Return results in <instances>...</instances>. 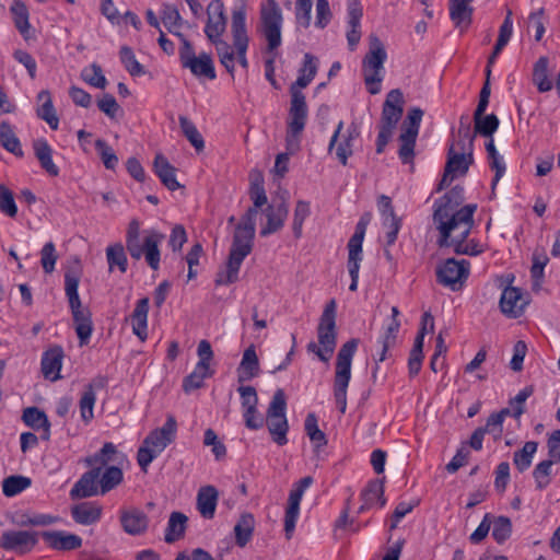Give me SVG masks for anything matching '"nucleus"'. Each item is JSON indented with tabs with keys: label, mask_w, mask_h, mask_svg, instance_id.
I'll return each instance as SVG.
<instances>
[{
	"label": "nucleus",
	"mask_w": 560,
	"mask_h": 560,
	"mask_svg": "<svg viewBox=\"0 0 560 560\" xmlns=\"http://www.w3.org/2000/svg\"><path fill=\"white\" fill-rule=\"evenodd\" d=\"M81 270L79 262L69 268L65 273V292L69 301L73 324L80 346L89 343L93 332L92 315L89 308L83 307L79 293Z\"/></svg>",
	"instance_id": "3"
},
{
	"label": "nucleus",
	"mask_w": 560,
	"mask_h": 560,
	"mask_svg": "<svg viewBox=\"0 0 560 560\" xmlns=\"http://www.w3.org/2000/svg\"><path fill=\"white\" fill-rule=\"evenodd\" d=\"M106 256L109 269L112 270L115 266L118 267L120 272H126L128 260L127 256L124 249V246L121 244H115L112 246H108L106 249Z\"/></svg>",
	"instance_id": "56"
},
{
	"label": "nucleus",
	"mask_w": 560,
	"mask_h": 560,
	"mask_svg": "<svg viewBox=\"0 0 560 560\" xmlns=\"http://www.w3.org/2000/svg\"><path fill=\"white\" fill-rule=\"evenodd\" d=\"M261 32L269 51L281 45L282 11L276 0H266L260 8Z\"/></svg>",
	"instance_id": "12"
},
{
	"label": "nucleus",
	"mask_w": 560,
	"mask_h": 560,
	"mask_svg": "<svg viewBox=\"0 0 560 560\" xmlns=\"http://www.w3.org/2000/svg\"><path fill=\"white\" fill-rule=\"evenodd\" d=\"M399 310L397 306L392 307V316L383 328V334L380 337L378 342L385 343V347H394L396 343L397 334L400 328V322L398 319Z\"/></svg>",
	"instance_id": "45"
},
{
	"label": "nucleus",
	"mask_w": 560,
	"mask_h": 560,
	"mask_svg": "<svg viewBox=\"0 0 560 560\" xmlns=\"http://www.w3.org/2000/svg\"><path fill=\"white\" fill-rule=\"evenodd\" d=\"M73 520L79 524H93L101 521L102 506L95 502H82L71 510Z\"/></svg>",
	"instance_id": "34"
},
{
	"label": "nucleus",
	"mask_w": 560,
	"mask_h": 560,
	"mask_svg": "<svg viewBox=\"0 0 560 560\" xmlns=\"http://www.w3.org/2000/svg\"><path fill=\"white\" fill-rule=\"evenodd\" d=\"M370 221H371L370 213H365L360 218V220L358 221V223L355 225V231L348 242V252L363 253L362 252V243H363L366 228H368Z\"/></svg>",
	"instance_id": "51"
},
{
	"label": "nucleus",
	"mask_w": 560,
	"mask_h": 560,
	"mask_svg": "<svg viewBox=\"0 0 560 560\" xmlns=\"http://www.w3.org/2000/svg\"><path fill=\"white\" fill-rule=\"evenodd\" d=\"M311 214V206L308 201L299 200L295 205L292 229L295 237H301L304 221Z\"/></svg>",
	"instance_id": "58"
},
{
	"label": "nucleus",
	"mask_w": 560,
	"mask_h": 560,
	"mask_svg": "<svg viewBox=\"0 0 560 560\" xmlns=\"http://www.w3.org/2000/svg\"><path fill=\"white\" fill-rule=\"evenodd\" d=\"M318 70V60L313 55L306 52L301 69L299 70V77L296 81L291 85L290 89L306 88L315 78Z\"/></svg>",
	"instance_id": "39"
},
{
	"label": "nucleus",
	"mask_w": 560,
	"mask_h": 560,
	"mask_svg": "<svg viewBox=\"0 0 560 560\" xmlns=\"http://www.w3.org/2000/svg\"><path fill=\"white\" fill-rule=\"evenodd\" d=\"M161 19L165 27L171 33L176 36L177 34H180L178 30L182 27L183 19L174 5L164 3L161 10Z\"/></svg>",
	"instance_id": "52"
},
{
	"label": "nucleus",
	"mask_w": 560,
	"mask_h": 560,
	"mask_svg": "<svg viewBox=\"0 0 560 560\" xmlns=\"http://www.w3.org/2000/svg\"><path fill=\"white\" fill-rule=\"evenodd\" d=\"M86 467L91 469L84 472L72 487L70 494L72 498H88L95 495V487L100 472L112 465H125L127 456L120 452L112 442H106L102 448L93 455L83 459Z\"/></svg>",
	"instance_id": "2"
},
{
	"label": "nucleus",
	"mask_w": 560,
	"mask_h": 560,
	"mask_svg": "<svg viewBox=\"0 0 560 560\" xmlns=\"http://www.w3.org/2000/svg\"><path fill=\"white\" fill-rule=\"evenodd\" d=\"M0 143L8 152L16 156L23 155L22 145L16 136L15 129L5 120L0 122Z\"/></svg>",
	"instance_id": "41"
},
{
	"label": "nucleus",
	"mask_w": 560,
	"mask_h": 560,
	"mask_svg": "<svg viewBox=\"0 0 560 560\" xmlns=\"http://www.w3.org/2000/svg\"><path fill=\"white\" fill-rule=\"evenodd\" d=\"M140 241V223L135 219L129 223L126 235V246L131 257L139 256L140 249L138 243Z\"/></svg>",
	"instance_id": "62"
},
{
	"label": "nucleus",
	"mask_w": 560,
	"mask_h": 560,
	"mask_svg": "<svg viewBox=\"0 0 560 560\" xmlns=\"http://www.w3.org/2000/svg\"><path fill=\"white\" fill-rule=\"evenodd\" d=\"M287 401L282 389L276 390L268 406L265 422L272 441L282 446L288 443L287 433L289 430L285 417Z\"/></svg>",
	"instance_id": "11"
},
{
	"label": "nucleus",
	"mask_w": 560,
	"mask_h": 560,
	"mask_svg": "<svg viewBox=\"0 0 560 560\" xmlns=\"http://www.w3.org/2000/svg\"><path fill=\"white\" fill-rule=\"evenodd\" d=\"M31 486V479L24 476H10L3 480L2 491L7 497H14Z\"/></svg>",
	"instance_id": "57"
},
{
	"label": "nucleus",
	"mask_w": 560,
	"mask_h": 560,
	"mask_svg": "<svg viewBox=\"0 0 560 560\" xmlns=\"http://www.w3.org/2000/svg\"><path fill=\"white\" fill-rule=\"evenodd\" d=\"M81 78L84 82L97 89H105L107 84L103 70L97 63H92L89 67L83 68Z\"/></svg>",
	"instance_id": "54"
},
{
	"label": "nucleus",
	"mask_w": 560,
	"mask_h": 560,
	"mask_svg": "<svg viewBox=\"0 0 560 560\" xmlns=\"http://www.w3.org/2000/svg\"><path fill=\"white\" fill-rule=\"evenodd\" d=\"M243 261L244 260L229 255L226 264L215 273V285H229L238 281L240 269Z\"/></svg>",
	"instance_id": "37"
},
{
	"label": "nucleus",
	"mask_w": 560,
	"mask_h": 560,
	"mask_svg": "<svg viewBox=\"0 0 560 560\" xmlns=\"http://www.w3.org/2000/svg\"><path fill=\"white\" fill-rule=\"evenodd\" d=\"M537 442L528 441L524 444L522 450L514 453L513 464L520 472H523L530 467L533 457L537 452Z\"/></svg>",
	"instance_id": "47"
},
{
	"label": "nucleus",
	"mask_w": 560,
	"mask_h": 560,
	"mask_svg": "<svg viewBox=\"0 0 560 560\" xmlns=\"http://www.w3.org/2000/svg\"><path fill=\"white\" fill-rule=\"evenodd\" d=\"M154 171L163 185L166 186L170 190H176L179 188L180 185L176 180L175 168L170 164L164 155H155Z\"/></svg>",
	"instance_id": "38"
},
{
	"label": "nucleus",
	"mask_w": 560,
	"mask_h": 560,
	"mask_svg": "<svg viewBox=\"0 0 560 560\" xmlns=\"http://www.w3.org/2000/svg\"><path fill=\"white\" fill-rule=\"evenodd\" d=\"M63 352L61 348H52L46 351L42 358V371L46 378L56 381L60 377Z\"/></svg>",
	"instance_id": "35"
},
{
	"label": "nucleus",
	"mask_w": 560,
	"mask_h": 560,
	"mask_svg": "<svg viewBox=\"0 0 560 560\" xmlns=\"http://www.w3.org/2000/svg\"><path fill=\"white\" fill-rule=\"evenodd\" d=\"M510 415V409L504 408L500 412L492 413L483 428H480L481 430H485V433L492 434L494 439H500L502 435V424L506 416Z\"/></svg>",
	"instance_id": "60"
},
{
	"label": "nucleus",
	"mask_w": 560,
	"mask_h": 560,
	"mask_svg": "<svg viewBox=\"0 0 560 560\" xmlns=\"http://www.w3.org/2000/svg\"><path fill=\"white\" fill-rule=\"evenodd\" d=\"M163 240L164 235L155 230L144 231L142 241L138 243L140 254L132 258L139 260L144 257L151 269L158 270L160 268L161 260L160 245Z\"/></svg>",
	"instance_id": "16"
},
{
	"label": "nucleus",
	"mask_w": 560,
	"mask_h": 560,
	"mask_svg": "<svg viewBox=\"0 0 560 560\" xmlns=\"http://www.w3.org/2000/svg\"><path fill=\"white\" fill-rule=\"evenodd\" d=\"M11 13L13 15V21L15 27L22 35H26L30 31V14L25 3L21 0H14L11 5Z\"/></svg>",
	"instance_id": "50"
},
{
	"label": "nucleus",
	"mask_w": 560,
	"mask_h": 560,
	"mask_svg": "<svg viewBox=\"0 0 560 560\" xmlns=\"http://www.w3.org/2000/svg\"><path fill=\"white\" fill-rule=\"evenodd\" d=\"M95 148L107 170H114L118 164V158L114 150L102 139L95 141Z\"/></svg>",
	"instance_id": "64"
},
{
	"label": "nucleus",
	"mask_w": 560,
	"mask_h": 560,
	"mask_svg": "<svg viewBox=\"0 0 560 560\" xmlns=\"http://www.w3.org/2000/svg\"><path fill=\"white\" fill-rule=\"evenodd\" d=\"M470 272V264L466 259L448 258L436 268V280L453 291L459 290Z\"/></svg>",
	"instance_id": "14"
},
{
	"label": "nucleus",
	"mask_w": 560,
	"mask_h": 560,
	"mask_svg": "<svg viewBox=\"0 0 560 560\" xmlns=\"http://www.w3.org/2000/svg\"><path fill=\"white\" fill-rule=\"evenodd\" d=\"M289 209L284 202H281L278 206H268L264 210L267 218V224L260 230V235L268 236L279 231L284 224Z\"/></svg>",
	"instance_id": "29"
},
{
	"label": "nucleus",
	"mask_w": 560,
	"mask_h": 560,
	"mask_svg": "<svg viewBox=\"0 0 560 560\" xmlns=\"http://www.w3.org/2000/svg\"><path fill=\"white\" fill-rule=\"evenodd\" d=\"M107 386V378L98 375L84 386L80 401V416L85 424H89L94 418V406L96 402V392Z\"/></svg>",
	"instance_id": "17"
},
{
	"label": "nucleus",
	"mask_w": 560,
	"mask_h": 560,
	"mask_svg": "<svg viewBox=\"0 0 560 560\" xmlns=\"http://www.w3.org/2000/svg\"><path fill=\"white\" fill-rule=\"evenodd\" d=\"M378 210L382 218V225L385 230L386 245L392 246L401 228V221L396 217L392 200L388 196L382 195L378 198Z\"/></svg>",
	"instance_id": "19"
},
{
	"label": "nucleus",
	"mask_w": 560,
	"mask_h": 560,
	"mask_svg": "<svg viewBox=\"0 0 560 560\" xmlns=\"http://www.w3.org/2000/svg\"><path fill=\"white\" fill-rule=\"evenodd\" d=\"M254 236L255 226L237 224L229 255L244 260L252 252Z\"/></svg>",
	"instance_id": "23"
},
{
	"label": "nucleus",
	"mask_w": 560,
	"mask_h": 560,
	"mask_svg": "<svg viewBox=\"0 0 560 560\" xmlns=\"http://www.w3.org/2000/svg\"><path fill=\"white\" fill-rule=\"evenodd\" d=\"M226 28L224 4L221 0H212L207 7V24L205 34L209 40H218Z\"/></svg>",
	"instance_id": "20"
},
{
	"label": "nucleus",
	"mask_w": 560,
	"mask_h": 560,
	"mask_svg": "<svg viewBox=\"0 0 560 560\" xmlns=\"http://www.w3.org/2000/svg\"><path fill=\"white\" fill-rule=\"evenodd\" d=\"M553 464V462L546 459L536 465L533 471V477L537 489L544 490L549 486Z\"/></svg>",
	"instance_id": "59"
},
{
	"label": "nucleus",
	"mask_w": 560,
	"mask_h": 560,
	"mask_svg": "<svg viewBox=\"0 0 560 560\" xmlns=\"http://www.w3.org/2000/svg\"><path fill=\"white\" fill-rule=\"evenodd\" d=\"M362 7L359 0H349L347 7L348 31L347 40L350 50H354L361 39Z\"/></svg>",
	"instance_id": "24"
},
{
	"label": "nucleus",
	"mask_w": 560,
	"mask_h": 560,
	"mask_svg": "<svg viewBox=\"0 0 560 560\" xmlns=\"http://www.w3.org/2000/svg\"><path fill=\"white\" fill-rule=\"evenodd\" d=\"M336 307L335 300L326 304L317 327L318 343L311 341L306 347L308 352L314 353L324 363L331 359L337 345Z\"/></svg>",
	"instance_id": "5"
},
{
	"label": "nucleus",
	"mask_w": 560,
	"mask_h": 560,
	"mask_svg": "<svg viewBox=\"0 0 560 560\" xmlns=\"http://www.w3.org/2000/svg\"><path fill=\"white\" fill-rule=\"evenodd\" d=\"M58 520L48 515V514H39L35 512H23L19 511L14 514L12 522L15 525H50L51 523L57 522Z\"/></svg>",
	"instance_id": "48"
},
{
	"label": "nucleus",
	"mask_w": 560,
	"mask_h": 560,
	"mask_svg": "<svg viewBox=\"0 0 560 560\" xmlns=\"http://www.w3.org/2000/svg\"><path fill=\"white\" fill-rule=\"evenodd\" d=\"M36 534L28 530H8L2 535L1 547L7 550L27 551L36 544Z\"/></svg>",
	"instance_id": "26"
},
{
	"label": "nucleus",
	"mask_w": 560,
	"mask_h": 560,
	"mask_svg": "<svg viewBox=\"0 0 560 560\" xmlns=\"http://www.w3.org/2000/svg\"><path fill=\"white\" fill-rule=\"evenodd\" d=\"M404 96L400 90H392L383 104L380 131L376 139V153L384 152L392 139L398 121L402 116Z\"/></svg>",
	"instance_id": "9"
},
{
	"label": "nucleus",
	"mask_w": 560,
	"mask_h": 560,
	"mask_svg": "<svg viewBox=\"0 0 560 560\" xmlns=\"http://www.w3.org/2000/svg\"><path fill=\"white\" fill-rule=\"evenodd\" d=\"M233 44L237 52V59L243 68L248 67L246 51L248 48V36L246 31V13L244 10H235L232 14Z\"/></svg>",
	"instance_id": "18"
},
{
	"label": "nucleus",
	"mask_w": 560,
	"mask_h": 560,
	"mask_svg": "<svg viewBox=\"0 0 560 560\" xmlns=\"http://www.w3.org/2000/svg\"><path fill=\"white\" fill-rule=\"evenodd\" d=\"M23 421L33 430L39 431V438L48 441L50 438V422L46 413L36 407H28L23 411Z\"/></svg>",
	"instance_id": "28"
},
{
	"label": "nucleus",
	"mask_w": 560,
	"mask_h": 560,
	"mask_svg": "<svg viewBox=\"0 0 560 560\" xmlns=\"http://www.w3.org/2000/svg\"><path fill=\"white\" fill-rule=\"evenodd\" d=\"M361 499L363 504L361 505L360 511L373 506H384L385 499L383 480L376 479L369 482L368 487L361 493Z\"/></svg>",
	"instance_id": "36"
},
{
	"label": "nucleus",
	"mask_w": 560,
	"mask_h": 560,
	"mask_svg": "<svg viewBox=\"0 0 560 560\" xmlns=\"http://www.w3.org/2000/svg\"><path fill=\"white\" fill-rule=\"evenodd\" d=\"M219 500V491L214 486L207 485L199 488L196 495V510L205 521L214 517Z\"/></svg>",
	"instance_id": "22"
},
{
	"label": "nucleus",
	"mask_w": 560,
	"mask_h": 560,
	"mask_svg": "<svg viewBox=\"0 0 560 560\" xmlns=\"http://www.w3.org/2000/svg\"><path fill=\"white\" fill-rule=\"evenodd\" d=\"M358 346L359 340L352 338L340 347L337 354L334 397L341 413H345L347 409V389L351 380L352 359Z\"/></svg>",
	"instance_id": "7"
},
{
	"label": "nucleus",
	"mask_w": 560,
	"mask_h": 560,
	"mask_svg": "<svg viewBox=\"0 0 560 560\" xmlns=\"http://www.w3.org/2000/svg\"><path fill=\"white\" fill-rule=\"evenodd\" d=\"M475 130L485 137H492L499 127V119L494 114L487 116L474 117Z\"/></svg>",
	"instance_id": "61"
},
{
	"label": "nucleus",
	"mask_w": 560,
	"mask_h": 560,
	"mask_svg": "<svg viewBox=\"0 0 560 560\" xmlns=\"http://www.w3.org/2000/svg\"><path fill=\"white\" fill-rule=\"evenodd\" d=\"M40 536L49 547L56 550H75L82 546L81 537L63 530H47L40 533Z\"/></svg>",
	"instance_id": "25"
},
{
	"label": "nucleus",
	"mask_w": 560,
	"mask_h": 560,
	"mask_svg": "<svg viewBox=\"0 0 560 560\" xmlns=\"http://www.w3.org/2000/svg\"><path fill=\"white\" fill-rule=\"evenodd\" d=\"M211 376L210 366L197 363L194 371L184 378L183 388L186 393L198 389L203 385L205 378Z\"/></svg>",
	"instance_id": "46"
},
{
	"label": "nucleus",
	"mask_w": 560,
	"mask_h": 560,
	"mask_svg": "<svg viewBox=\"0 0 560 560\" xmlns=\"http://www.w3.org/2000/svg\"><path fill=\"white\" fill-rule=\"evenodd\" d=\"M472 141L469 126L458 129V139L451 144L443 177L438 189L447 187L458 175H465L472 163Z\"/></svg>",
	"instance_id": "4"
},
{
	"label": "nucleus",
	"mask_w": 560,
	"mask_h": 560,
	"mask_svg": "<svg viewBox=\"0 0 560 560\" xmlns=\"http://www.w3.org/2000/svg\"><path fill=\"white\" fill-rule=\"evenodd\" d=\"M549 60L542 56L534 65L533 83L540 93L548 92L552 89V81L549 79Z\"/></svg>",
	"instance_id": "42"
},
{
	"label": "nucleus",
	"mask_w": 560,
	"mask_h": 560,
	"mask_svg": "<svg viewBox=\"0 0 560 560\" xmlns=\"http://www.w3.org/2000/svg\"><path fill=\"white\" fill-rule=\"evenodd\" d=\"M343 121H339L328 144V151H336V156L342 165H347L348 159L353 154V141L359 137L358 126L352 122L343 131Z\"/></svg>",
	"instance_id": "15"
},
{
	"label": "nucleus",
	"mask_w": 560,
	"mask_h": 560,
	"mask_svg": "<svg viewBox=\"0 0 560 560\" xmlns=\"http://www.w3.org/2000/svg\"><path fill=\"white\" fill-rule=\"evenodd\" d=\"M549 261V258L544 249H536L532 257L530 276L533 279L534 288H539L544 279V270Z\"/></svg>",
	"instance_id": "49"
},
{
	"label": "nucleus",
	"mask_w": 560,
	"mask_h": 560,
	"mask_svg": "<svg viewBox=\"0 0 560 560\" xmlns=\"http://www.w3.org/2000/svg\"><path fill=\"white\" fill-rule=\"evenodd\" d=\"M291 103L287 128V150L295 153L300 149V137L307 120V105L305 95L298 89H290Z\"/></svg>",
	"instance_id": "10"
},
{
	"label": "nucleus",
	"mask_w": 560,
	"mask_h": 560,
	"mask_svg": "<svg viewBox=\"0 0 560 560\" xmlns=\"http://www.w3.org/2000/svg\"><path fill=\"white\" fill-rule=\"evenodd\" d=\"M121 525H139L151 522L147 514L137 508H126L120 511Z\"/></svg>",
	"instance_id": "63"
},
{
	"label": "nucleus",
	"mask_w": 560,
	"mask_h": 560,
	"mask_svg": "<svg viewBox=\"0 0 560 560\" xmlns=\"http://www.w3.org/2000/svg\"><path fill=\"white\" fill-rule=\"evenodd\" d=\"M238 382H247L258 376L259 361L254 346H249L243 353L238 370Z\"/></svg>",
	"instance_id": "32"
},
{
	"label": "nucleus",
	"mask_w": 560,
	"mask_h": 560,
	"mask_svg": "<svg viewBox=\"0 0 560 560\" xmlns=\"http://www.w3.org/2000/svg\"><path fill=\"white\" fill-rule=\"evenodd\" d=\"M312 477H304L290 491L284 516V525H295L302 497L305 490L312 485Z\"/></svg>",
	"instance_id": "27"
},
{
	"label": "nucleus",
	"mask_w": 560,
	"mask_h": 560,
	"mask_svg": "<svg viewBox=\"0 0 560 560\" xmlns=\"http://www.w3.org/2000/svg\"><path fill=\"white\" fill-rule=\"evenodd\" d=\"M122 467L124 465H112L105 468L103 472H100L95 487V495L98 493L105 494L122 482Z\"/></svg>",
	"instance_id": "30"
},
{
	"label": "nucleus",
	"mask_w": 560,
	"mask_h": 560,
	"mask_svg": "<svg viewBox=\"0 0 560 560\" xmlns=\"http://www.w3.org/2000/svg\"><path fill=\"white\" fill-rule=\"evenodd\" d=\"M148 313H149V299H140L131 314L132 332L141 340L145 341L148 338Z\"/></svg>",
	"instance_id": "31"
},
{
	"label": "nucleus",
	"mask_w": 560,
	"mask_h": 560,
	"mask_svg": "<svg viewBox=\"0 0 560 560\" xmlns=\"http://www.w3.org/2000/svg\"><path fill=\"white\" fill-rule=\"evenodd\" d=\"M422 116V109L413 107L409 109L407 117L401 125L398 156L404 164H410L413 162L416 140L419 133Z\"/></svg>",
	"instance_id": "13"
},
{
	"label": "nucleus",
	"mask_w": 560,
	"mask_h": 560,
	"mask_svg": "<svg viewBox=\"0 0 560 560\" xmlns=\"http://www.w3.org/2000/svg\"><path fill=\"white\" fill-rule=\"evenodd\" d=\"M119 55L121 63L130 73V75L140 77L145 73L143 66L136 59V56L130 47L122 46Z\"/></svg>",
	"instance_id": "55"
},
{
	"label": "nucleus",
	"mask_w": 560,
	"mask_h": 560,
	"mask_svg": "<svg viewBox=\"0 0 560 560\" xmlns=\"http://www.w3.org/2000/svg\"><path fill=\"white\" fill-rule=\"evenodd\" d=\"M35 156L39 161L40 166L50 175L59 174L58 166L52 162V149L44 139L34 141L33 144Z\"/></svg>",
	"instance_id": "40"
},
{
	"label": "nucleus",
	"mask_w": 560,
	"mask_h": 560,
	"mask_svg": "<svg viewBox=\"0 0 560 560\" xmlns=\"http://www.w3.org/2000/svg\"><path fill=\"white\" fill-rule=\"evenodd\" d=\"M186 68H188L191 73L198 78L205 77L209 80L215 79V70L212 58L206 52H202L194 60H190Z\"/></svg>",
	"instance_id": "43"
},
{
	"label": "nucleus",
	"mask_w": 560,
	"mask_h": 560,
	"mask_svg": "<svg viewBox=\"0 0 560 560\" xmlns=\"http://www.w3.org/2000/svg\"><path fill=\"white\" fill-rule=\"evenodd\" d=\"M528 301L518 288L506 287L500 298L502 313L511 318L522 315Z\"/></svg>",
	"instance_id": "21"
},
{
	"label": "nucleus",
	"mask_w": 560,
	"mask_h": 560,
	"mask_svg": "<svg viewBox=\"0 0 560 560\" xmlns=\"http://www.w3.org/2000/svg\"><path fill=\"white\" fill-rule=\"evenodd\" d=\"M177 423L168 416L165 423L150 432L137 453L138 465L147 472L149 465L175 440Z\"/></svg>",
	"instance_id": "6"
},
{
	"label": "nucleus",
	"mask_w": 560,
	"mask_h": 560,
	"mask_svg": "<svg viewBox=\"0 0 560 560\" xmlns=\"http://www.w3.org/2000/svg\"><path fill=\"white\" fill-rule=\"evenodd\" d=\"M38 100L42 102V105L37 109V116L45 120L51 129L56 130L59 125V119L56 116L49 92H39Z\"/></svg>",
	"instance_id": "44"
},
{
	"label": "nucleus",
	"mask_w": 560,
	"mask_h": 560,
	"mask_svg": "<svg viewBox=\"0 0 560 560\" xmlns=\"http://www.w3.org/2000/svg\"><path fill=\"white\" fill-rule=\"evenodd\" d=\"M179 126L187 138V140L191 143V145L198 151H202L205 148V141L201 133L198 131L192 121H190L187 117H179Z\"/></svg>",
	"instance_id": "53"
},
{
	"label": "nucleus",
	"mask_w": 560,
	"mask_h": 560,
	"mask_svg": "<svg viewBox=\"0 0 560 560\" xmlns=\"http://www.w3.org/2000/svg\"><path fill=\"white\" fill-rule=\"evenodd\" d=\"M474 0H450V15L456 27L466 30L471 23Z\"/></svg>",
	"instance_id": "33"
},
{
	"label": "nucleus",
	"mask_w": 560,
	"mask_h": 560,
	"mask_svg": "<svg viewBox=\"0 0 560 560\" xmlns=\"http://www.w3.org/2000/svg\"><path fill=\"white\" fill-rule=\"evenodd\" d=\"M463 188L454 187L434 202L433 222L440 233L438 245L452 247L457 255L477 256L483 252L474 238H468L474 228L477 205L460 207Z\"/></svg>",
	"instance_id": "1"
},
{
	"label": "nucleus",
	"mask_w": 560,
	"mask_h": 560,
	"mask_svg": "<svg viewBox=\"0 0 560 560\" xmlns=\"http://www.w3.org/2000/svg\"><path fill=\"white\" fill-rule=\"evenodd\" d=\"M386 60L387 52L384 44L376 35H370L369 50L362 60V73L366 89L372 95L381 92Z\"/></svg>",
	"instance_id": "8"
}]
</instances>
